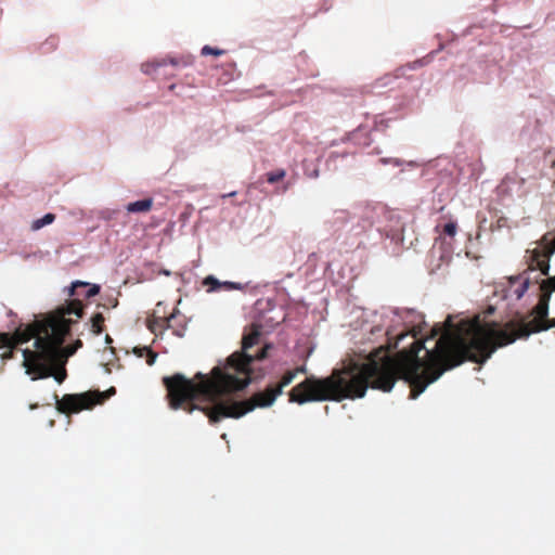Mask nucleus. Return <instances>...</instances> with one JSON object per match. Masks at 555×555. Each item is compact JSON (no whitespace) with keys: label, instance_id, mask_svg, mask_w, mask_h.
Here are the masks:
<instances>
[{"label":"nucleus","instance_id":"obj_1","mask_svg":"<svg viewBox=\"0 0 555 555\" xmlns=\"http://www.w3.org/2000/svg\"><path fill=\"white\" fill-rule=\"evenodd\" d=\"M460 315L447 314L443 331L434 328L433 335L424 339L400 334L396 347L405 338L412 341L393 356L379 347L370 352L363 363L352 362L324 378L306 377L288 392L289 402L305 404L362 398L369 387L388 392L398 379L410 384V397L416 399L447 370L465 361L483 364L496 349L521 338V320L500 324L481 322L480 314H474L472 319L454 323Z\"/></svg>","mask_w":555,"mask_h":555},{"label":"nucleus","instance_id":"obj_2","mask_svg":"<svg viewBox=\"0 0 555 555\" xmlns=\"http://www.w3.org/2000/svg\"><path fill=\"white\" fill-rule=\"evenodd\" d=\"M261 335V324L251 323L248 332L243 335L242 350L233 352L223 366H215L210 376L202 373H197L194 379H189L180 373L165 376L163 384L167 389L169 406L172 410L182 409L188 413L201 410L211 424L228 417L240 418L255 408L271 406L280 396V389L273 386L254 393L245 401L223 399V396L247 387L253 379L251 363L267 358L270 345H264L255 354L249 352L260 343Z\"/></svg>","mask_w":555,"mask_h":555},{"label":"nucleus","instance_id":"obj_3","mask_svg":"<svg viewBox=\"0 0 555 555\" xmlns=\"http://www.w3.org/2000/svg\"><path fill=\"white\" fill-rule=\"evenodd\" d=\"M38 317L39 314H34ZM34 334L36 350L24 349V366L33 379L48 378L53 374V364L60 361V347L70 332L73 321L66 314H40Z\"/></svg>","mask_w":555,"mask_h":555},{"label":"nucleus","instance_id":"obj_4","mask_svg":"<svg viewBox=\"0 0 555 555\" xmlns=\"http://www.w3.org/2000/svg\"><path fill=\"white\" fill-rule=\"evenodd\" d=\"M529 283L530 278L527 273L508 278L506 285H502L494 292L485 312L492 313L496 310L512 308L524 296L529 287Z\"/></svg>","mask_w":555,"mask_h":555},{"label":"nucleus","instance_id":"obj_5","mask_svg":"<svg viewBox=\"0 0 555 555\" xmlns=\"http://www.w3.org/2000/svg\"><path fill=\"white\" fill-rule=\"evenodd\" d=\"M116 389L111 387L108 390L102 392L99 390L87 391L82 393H67L62 399L54 395L56 400V409L63 414L79 413L82 410H89L96 404H102L111 396L115 395Z\"/></svg>","mask_w":555,"mask_h":555},{"label":"nucleus","instance_id":"obj_6","mask_svg":"<svg viewBox=\"0 0 555 555\" xmlns=\"http://www.w3.org/2000/svg\"><path fill=\"white\" fill-rule=\"evenodd\" d=\"M37 320L31 323L20 324L16 330L11 333H3L0 335V357L2 359H11L13 357V349L17 345L26 344L34 338L37 330Z\"/></svg>","mask_w":555,"mask_h":555},{"label":"nucleus","instance_id":"obj_7","mask_svg":"<svg viewBox=\"0 0 555 555\" xmlns=\"http://www.w3.org/2000/svg\"><path fill=\"white\" fill-rule=\"evenodd\" d=\"M101 286L99 284H91L82 281H75L67 289V295L70 298L72 307L56 308L51 312H82L87 306L83 304L85 299H90L99 295Z\"/></svg>","mask_w":555,"mask_h":555},{"label":"nucleus","instance_id":"obj_8","mask_svg":"<svg viewBox=\"0 0 555 555\" xmlns=\"http://www.w3.org/2000/svg\"><path fill=\"white\" fill-rule=\"evenodd\" d=\"M555 251V237L550 234L543 237V244L528 250V263L531 271L539 270L542 275H547L550 270L548 259Z\"/></svg>","mask_w":555,"mask_h":555},{"label":"nucleus","instance_id":"obj_9","mask_svg":"<svg viewBox=\"0 0 555 555\" xmlns=\"http://www.w3.org/2000/svg\"><path fill=\"white\" fill-rule=\"evenodd\" d=\"M203 287L206 288L207 293H218V292H231L234 289L242 291L244 285L236 282L224 281L221 282L216 279L214 275L206 276L202 282Z\"/></svg>","mask_w":555,"mask_h":555},{"label":"nucleus","instance_id":"obj_10","mask_svg":"<svg viewBox=\"0 0 555 555\" xmlns=\"http://www.w3.org/2000/svg\"><path fill=\"white\" fill-rule=\"evenodd\" d=\"M176 317L177 314H164L163 317L151 314V318L146 319V326L154 334L162 333L170 326L171 319H175Z\"/></svg>","mask_w":555,"mask_h":555},{"label":"nucleus","instance_id":"obj_11","mask_svg":"<svg viewBox=\"0 0 555 555\" xmlns=\"http://www.w3.org/2000/svg\"><path fill=\"white\" fill-rule=\"evenodd\" d=\"M539 291H542L543 294L540 298V301L535 308H533L530 312H547V299L550 297L551 291H555V276L547 281H543L541 285L538 286Z\"/></svg>","mask_w":555,"mask_h":555},{"label":"nucleus","instance_id":"obj_12","mask_svg":"<svg viewBox=\"0 0 555 555\" xmlns=\"http://www.w3.org/2000/svg\"><path fill=\"white\" fill-rule=\"evenodd\" d=\"M168 63H170L171 65H177V61L173 59H170L169 61L165 59L153 60L143 63L141 69L146 75H159V69L166 66Z\"/></svg>","mask_w":555,"mask_h":555},{"label":"nucleus","instance_id":"obj_13","mask_svg":"<svg viewBox=\"0 0 555 555\" xmlns=\"http://www.w3.org/2000/svg\"><path fill=\"white\" fill-rule=\"evenodd\" d=\"M306 369L305 366H299L294 370L287 371L281 378L280 383L276 385H273L275 389H280V395L283 391V388L288 386L294 378L297 376L298 373H305Z\"/></svg>","mask_w":555,"mask_h":555},{"label":"nucleus","instance_id":"obj_14","mask_svg":"<svg viewBox=\"0 0 555 555\" xmlns=\"http://www.w3.org/2000/svg\"><path fill=\"white\" fill-rule=\"evenodd\" d=\"M153 206L152 198H144L141 201L129 203L126 206V210L128 212L137 214V212H147Z\"/></svg>","mask_w":555,"mask_h":555},{"label":"nucleus","instance_id":"obj_15","mask_svg":"<svg viewBox=\"0 0 555 555\" xmlns=\"http://www.w3.org/2000/svg\"><path fill=\"white\" fill-rule=\"evenodd\" d=\"M133 353L139 357V358H142V357H146V363L149 365H153L155 363V360L157 358V353L154 352L152 349H150L149 347H134L133 348Z\"/></svg>","mask_w":555,"mask_h":555},{"label":"nucleus","instance_id":"obj_16","mask_svg":"<svg viewBox=\"0 0 555 555\" xmlns=\"http://www.w3.org/2000/svg\"><path fill=\"white\" fill-rule=\"evenodd\" d=\"M82 347V341L80 339L75 340L73 344L67 345L66 347H60V359L64 358L65 360L68 357L75 354V352Z\"/></svg>","mask_w":555,"mask_h":555},{"label":"nucleus","instance_id":"obj_17","mask_svg":"<svg viewBox=\"0 0 555 555\" xmlns=\"http://www.w3.org/2000/svg\"><path fill=\"white\" fill-rule=\"evenodd\" d=\"M65 361L66 360L64 358H61V360L57 362V363H61L59 369H55V364H53V374H52L51 377H54V379L59 384H62L65 380L66 376H67V372H66V369L64 366Z\"/></svg>","mask_w":555,"mask_h":555},{"label":"nucleus","instance_id":"obj_18","mask_svg":"<svg viewBox=\"0 0 555 555\" xmlns=\"http://www.w3.org/2000/svg\"><path fill=\"white\" fill-rule=\"evenodd\" d=\"M55 219L53 214H47L42 218L36 219L31 223V229L34 231L40 230L41 228L51 224Z\"/></svg>","mask_w":555,"mask_h":555},{"label":"nucleus","instance_id":"obj_19","mask_svg":"<svg viewBox=\"0 0 555 555\" xmlns=\"http://www.w3.org/2000/svg\"><path fill=\"white\" fill-rule=\"evenodd\" d=\"M103 314H94V317L92 318L91 330L95 335H99L103 332Z\"/></svg>","mask_w":555,"mask_h":555},{"label":"nucleus","instance_id":"obj_20","mask_svg":"<svg viewBox=\"0 0 555 555\" xmlns=\"http://www.w3.org/2000/svg\"><path fill=\"white\" fill-rule=\"evenodd\" d=\"M103 302L100 305L104 309H114L117 307L118 300L114 294H108L105 297H102Z\"/></svg>","mask_w":555,"mask_h":555},{"label":"nucleus","instance_id":"obj_21","mask_svg":"<svg viewBox=\"0 0 555 555\" xmlns=\"http://www.w3.org/2000/svg\"><path fill=\"white\" fill-rule=\"evenodd\" d=\"M284 177H285L284 170H276L273 172H269L267 180L269 183H275V182L282 180Z\"/></svg>","mask_w":555,"mask_h":555},{"label":"nucleus","instance_id":"obj_22","mask_svg":"<svg viewBox=\"0 0 555 555\" xmlns=\"http://www.w3.org/2000/svg\"><path fill=\"white\" fill-rule=\"evenodd\" d=\"M202 54L203 55H216V56H219V55L223 54V51L219 50V49L211 48L209 46H204L202 48Z\"/></svg>","mask_w":555,"mask_h":555},{"label":"nucleus","instance_id":"obj_23","mask_svg":"<svg viewBox=\"0 0 555 555\" xmlns=\"http://www.w3.org/2000/svg\"><path fill=\"white\" fill-rule=\"evenodd\" d=\"M456 223L455 222H448L443 227V232L449 236H454L456 234Z\"/></svg>","mask_w":555,"mask_h":555},{"label":"nucleus","instance_id":"obj_24","mask_svg":"<svg viewBox=\"0 0 555 555\" xmlns=\"http://www.w3.org/2000/svg\"><path fill=\"white\" fill-rule=\"evenodd\" d=\"M380 162H382L383 164L392 163V164H393V165H396V166H399V165H400V163H399V160H398V159H386V158H383V159H380Z\"/></svg>","mask_w":555,"mask_h":555},{"label":"nucleus","instance_id":"obj_25","mask_svg":"<svg viewBox=\"0 0 555 555\" xmlns=\"http://www.w3.org/2000/svg\"><path fill=\"white\" fill-rule=\"evenodd\" d=\"M105 341H106V344H112L113 339H112V337L109 335H106Z\"/></svg>","mask_w":555,"mask_h":555},{"label":"nucleus","instance_id":"obj_26","mask_svg":"<svg viewBox=\"0 0 555 555\" xmlns=\"http://www.w3.org/2000/svg\"><path fill=\"white\" fill-rule=\"evenodd\" d=\"M160 273L167 276L170 275V271L168 270H162Z\"/></svg>","mask_w":555,"mask_h":555},{"label":"nucleus","instance_id":"obj_27","mask_svg":"<svg viewBox=\"0 0 555 555\" xmlns=\"http://www.w3.org/2000/svg\"><path fill=\"white\" fill-rule=\"evenodd\" d=\"M234 195H235V192H232V193H229V194H224L222 197L234 196Z\"/></svg>","mask_w":555,"mask_h":555},{"label":"nucleus","instance_id":"obj_28","mask_svg":"<svg viewBox=\"0 0 555 555\" xmlns=\"http://www.w3.org/2000/svg\"><path fill=\"white\" fill-rule=\"evenodd\" d=\"M175 88H176V85H170V86H169V90H170V91H173V90H175Z\"/></svg>","mask_w":555,"mask_h":555}]
</instances>
